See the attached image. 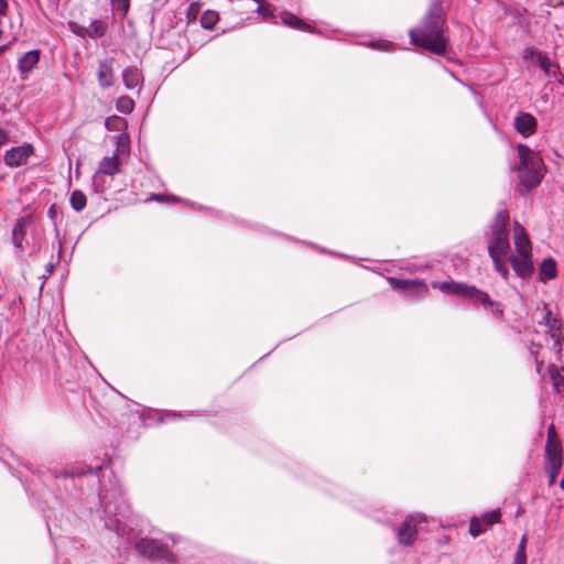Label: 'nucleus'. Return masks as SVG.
Listing matches in <instances>:
<instances>
[{
	"instance_id": "nucleus-5",
	"label": "nucleus",
	"mask_w": 564,
	"mask_h": 564,
	"mask_svg": "<svg viewBox=\"0 0 564 564\" xmlns=\"http://www.w3.org/2000/svg\"><path fill=\"white\" fill-rule=\"evenodd\" d=\"M137 551L150 558L159 560L169 564L175 563V556L169 546L155 539H140L135 542Z\"/></svg>"
},
{
	"instance_id": "nucleus-36",
	"label": "nucleus",
	"mask_w": 564,
	"mask_h": 564,
	"mask_svg": "<svg viewBox=\"0 0 564 564\" xmlns=\"http://www.w3.org/2000/svg\"><path fill=\"white\" fill-rule=\"evenodd\" d=\"M370 46H371L372 48H376V50L387 51V50H389L390 47H392V43H391V42H389V41L380 40V41L372 42V43L370 44Z\"/></svg>"
},
{
	"instance_id": "nucleus-21",
	"label": "nucleus",
	"mask_w": 564,
	"mask_h": 564,
	"mask_svg": "<svg viewBox=\"0 0 564 564\" xmlns=\"http://www.w3.org/2000/svg\"><path fill=\"white\" fill-rule=\"evenodd\" d=\"M556 263L554 259L546 258L540 264V280L545 282L546 280H552L556 276Z\"/></svg>"
},
{
	"instance_id": "nucleus-8",
	"label": "nucleus",
	"mask_w": 564,
	"mask_h": 564,
	"mask_svg": "<svg viewBox=\"0 0 564 564\" xmlns=\"http://www.w3.org/2000/svg\"><path fill=\"white\" fill-rule=\"evenodd\" d=\"M388 283L391 289L402 291L410 299H421L429 293L427 284L417 279L410 280L390 276L388 278Z\"/></svg>"
},
{
	"instance_id": "nucleus-22",
	"label": "nucleus",
	"mask_w": 564,
	"mask_h": 564,
	"mask_svg": "<svg viewBox=\"0 0 564 564\" xmlns=\"http://www.w3.org/2000/svg\"><path fill=\"white\" fill-rule=\"evenodd\" d=\"M107 32V23L101 20H93L85 29V33L91 39H100Z\"/></svg>"
},
{
	"instance_id": "nucleus-14",
	"label": "nucleus",
	"mask_w": 564,
	"mask_h": 564,
	"mask_svg": "<svg viewBox=\"0 0 564 564\" xmlns=\"http://www.w3.org/2000/svg\"><path fill=\"white\" fill-rule=\"evenodd\" d=\"M513 240L518 256H532V245L522 225L514 223Z\"/></svg>"
},
{
	"instance_id": "nucleus-41",
	"label": "nucleus",
	"mask_w": 564,
	"mask_h": 564,
	"mask_svg": "<svg viewBox=\"0 0 564 564\" xmlns=\"http://www.w3.org/2000/svg\"><path fill=\"white\" fill-rule=\"evenodd\" d=\"M54 270V264L50 263L48 267H47V271L48 273L51 274Z\"/></svg>"
},
{
	"instance_id": "nucleus-20",
	"label": "nucleus",
	"mask_w": 564,
	"mask_h": 564,
	"mask_svg": "<svg viewBox=\"0 0 564 564\" xmlns=\"http://www.w3.org/2000/svg\"><path fill=\"white\" fill-rule=\"evenodd\" d=\"M281 22L292 29L314 33L315 29L307 23H305L302 19L296 17L293 13H290L288 11L281 12Z\"/></svg>"
},
{
	"instance_id": "nucleus-37",
	"label": "nucleus",
	"mask_w": 564,
	"mask_h": 564,
	"mask_svg": "<svg viewBox=\"0 0 564 564\" xmlns=\"http://www.w3.org/2000/svg\"><path fill=\"white\" fill-rule=\"evenodd\" d=\"M10 131L0 127V147L7 144L10 141Z\"/></svg>"
},
{
	"instance_id": "nucleus-26",
	"label": "nucleus",
	"mask_w": 564,
	"mask_h": 564,
	"mask_svg": "<svg viewBox=\"0 0 564 564\" xmlns=\"http://www.w3.org/2000/svg\"><path fill=\"white\" fill-rule=\"evenodd\" d=\"M478 518L486 525V528H490L494 524L500 522L501 511H500V509H494V510H490V511H487V512L482 513Z\"/></svg>"
},
{
	"instance_id": "nucleus-45",
	"label": "nucleus",
	"mask_w": 564,
	"mask_h": 564,
	"mask_svg": "<svg viewBox=\"0 0 564 564\" xmlns=\"http://www.w3.org/2000/svg\"><path fill=\"white\" fill-rule=\"evenodd\" d=\"M170 199H171V200H177L178 198H177V197H175V196H171V197H170Z\"/></svg>"
},
{
	"instance_id": "nucleus-43",
	"label": "nucleus",
	"mask_w": 564,
	"mask_h": 564,
	"mask_svg": "<svg viewBox=\"0 0 564 564\" xmlns=\"http://www.w3.org/2000/svg\"><path fill=\"white\" fill-rule=\"evenodd\" d=\"M560 487L561 489L564 491V477L562 478V480L560 481Z\"/></svg>"
},
{
	"instance_id": "nucleus-17",
	"label": "nucleus",
	"mask_w": 564,
	"mask_h": 564,
	"mask_svg": "<svg viewBox=\"0 0 564 564\" xmlns=\"http://www.w3.org/2000/svg\"><path fill=\"white\" fill-rule=\"evenodd\" d=\"M122 80L127 89L138 88L140 90L143 84L142 72L134 66L126 67L122 72Z\"/></svg>"
},
{
	"instance_id": "nucleus-4",
	"label": "nucleus",
	"mask_w": 564,
	"mask_h": 564,
	"mask_svg": "<svg viewBox=\"0 0 564 564\" xmlns=\"http://www.w3.org/2000/svg\"><path fill=\"white\" fill-rule=\"evenodd\" d=\"M518 154L520 159L518 177L520 183L529 191L541 183L542 159L522 143L518 144Z\"/></svg>"
},
{
	"instance_id": "nucleus-12",
	"label": "nucleus",
	"mask_w": 564,
	"mask_h": 564,
	"mask_svg": "<svg viewBox=\"0 0 564 564\" xmlns=\"http://www.w3.org/2000/svg\"><path fill=\"white\" fill-rule=\"evenodd\" d=\"M513 271L521 279H528L532 275L534 267L532 256H508Z\"/></svg>"
},
{
	"instance_id": "nucleus-9",
	"label": "nucleus",
	"mask_w": 564,
	"mask_h": 564,
	"mask_svg": "<svg viewBox=\"0 0 564 564\" xmlns=\"http://www.w3.org/2000/svg\"><path fill=\"white\" fill-rule=\"evenodd\" d=\"M33 154L34 147L31 143H23L7 150L3 155V162L9 167H19L26 164Z\"/></svg>"
},
{
	"instance_id": "nucleus-24",
	"label": "nucleus",
	"mask_w": 564,
	"mask_h": 564,
	"mask_svg": "<svg viewBox=\"0 0 564 564\" xmlns=\"http://www.w3.org/2000/svg\"><path fill=\"white\" fill-rule=\"evenodd\" d=\"M102 469V465H98L96 467H73L69 470H65L62 476L64 477H77V476H85L90 474H97Z\"/></svg>"
},
{
	"instance_id": "nucleus-47",
	"label": "nucleus",
	"mask_w": 564,
	"mask_h": 564,
	"mask_svg": "<svg viewBox=\"0 0 564 564\" xmlns=\"http://www.w3.org/2000/svg\"><path fill=\"white\" fill-rule=\"evenodd\" d=\"M2 34H3V32H2V30L0 29V37L2 36Z\"/></svg>"
},
{
	"instance_id": "nucleus-46",
	"label": "nucleus",
	"mask_w": 564,
	"mask_h": 564,
	"mask_svg": "<svg viewBox=\"0 0 564 564\" xmlns=\"http://www.w3.org/2000/svg\"><path fill=\"white\" fill-rule=\"evenodd\" d=\"M173 417H176V416H182V414H176V413H173L172 414Z\"/></svg>"
},
{
	"instance_id": "nucleus-16",
	"label": "nucleus",
	"mask_w": 564,
	"mask_h": 564,
	"mask_svg": "<svg viewBox=\"0 0 564 564\" xmlns=\"http://www.w3.org/2000/svg\"><path fill=\"white\" fill-rule=\"evenodd\" d=\"M113 63L115 59L108 57L100 61L98 64L97 78L102 88H109L115 84Z\"/></svg>"
},
{
	"instance_id": "nucleus-13",
	"label": "nucleus",
	"mask_w": 564,
	"mask_h": 564,
	"mask_svg": "<svg viewBox=\"0 0 564 564\" xmlns=\"http://www.w3.org/2000/svg\"><path fill=\"white\" fill-rule=\"evenodd\" d=\"M40 56H41V52L39 50H31V51L24 53L18 59V69L20 73V78L22 80H26L29 78L30 73L39 64Z\"/></svg>"
},
{
	"instance_id": "nucleus-1",
	"label": "nucleus",
	"mask_w": 564,
	"mask_h": 564,
	"mask_svg": "<svg viewBox=\"0 0 564 564\" xmlns=\"http://www.w3.org/2000/svg\"><path fill=\"white\" fill-rule=\"evenodd\" d=\"M99 499L102 508L100 519L104 521L105 528L116 532L120 545L129 546L134 539L135 521L115 476L109 489L105 485L100 487Z\"/></svg>"
},
{
	"instance_id": "nucleus-30",
	"label": "nucleus",
	"mask_w": 564,
	"mask_h": 564,
	"mask_svg": "<svg viewBox=\"0 0 564 564\" xmlns=\"http://www.w3.org/2000/svg\"><path fill=\"white\" fill-rule=\"evenodd\" d=\"M487 530L486 525L479 520L478 517H474L469 522V533L474 538L479 536Z\"/></svg>"
},
{
	"instance_id": "nucleus-32",
	"label": "nucleus",
	"mask_w": 564,
	"mask_h": 564,
	"mask_svg": "<svg viewBox=\"0 0 564 564\" xmlns=\"http://www.w3.org/2000/svg\"><path fill=\"white\" fill-rule=\"evenodd\" d=\"M555 446L557 449L562 448L561 442L557 438V435L555 432V427L553 425H551L547 429V440H546V444H545V449H552Z\"/></svg>"
},
{
	"instance_id": "nucleus-2",
	"label": "nucleus",
	"mask_w": 564,
	"mask_h": 564,
	"mask_svg": "<svg viewBox=\"0 0 564 564\" xmlns=\"http://www.w3.org/2000/svg\"><path fill=\"white\" fill-rule=\"evenodd\" d=\"M411 43L435 55L447 50L448 34L445 28V14L440 0H434L420 25L409 32Z\"/></svg>"
},
{
	"instance_id": "nucleus-38",
	"label": "nucleus",
	"mask_w": 564,
	"mask_h": 564,
	"mask_svg": "<svg viewBox=\"0 0 564 564\" xmlns=\"http://www.w3.org/2000/svg\"><path fill=\"white\" fill-rule=\"evenodd\" d=\"M516 554L527 555V535L521 538Z\"/></svg>"
},
{
	"instance_id": "nucleus-11",
	"label": "nucleus",
	"mask_w": 564,
	"mask_h": 564,
	"mask_svg": "<svg viewBox=\"0 0 564 564\" xmlns=\"http://www.w3.org/2000/svg\"><path fill=\"white\" fill-rule=\"evenodd\" d=\"M563 466V451L556 446L552 449H545V470L549 475V485L555 484L557 476Z\"/></svg>"
},
{
	"instance_id": "nucleus-39",
	"label": "nucleus",
	"mask_w": 564,
	"mask_h": 564,
	"mask_svg": "<svg viewBox=\"0 0 564 564\" xmlns=\"http://www.w3.org/2000/svg\"><path fill=\"white\" fill-rule=\"evenodd\" d=\"M512 564H527V555L516 554Z\"/></svg>"
},
{
	"instance_id": "nucleus-25",
	"label": "nucleus",
	"mask_w": 564,
	"mask_h": 564,
	"mask_svg": "<svg viewBox=\"0 0 564 564\" xmlns=\"http://www.w3.org/2000/svg\"><path fill=\"white\" fill-rule=\"evenodd\" d=\"M69 203H70L72 208L75 212L79 213V212L84 210V208L86 207L87 197L82 191L75 189L70 194Z\"/></svg>"
},
{
	"instance_id": "nucleus-18",
	"label": "nucleus",
	"mask_w": 564,
	"mask_h": 564,
	"mask_svg": "<svg viewBox=\"0 0 564 564\" xmlns=\"http://www.w3.org/2000/svg\"><path fill=\"white\" fill-rule=\"evenodd\" d=\"M29 219L26 217H20L17 219L13 228H12V243L15 248L23 250L24 249V240L26 236V225Z\"/></svg>"
},
{
	"instance_id": "nucleus-10",
	"label": "nucleus",
	"mask_w": 564,
	"mask_h": 564,
	"mask_svg": "<svg viewBox=\"0 0 564 564\" xmlns=\"http://www.w3.org/2000/svg\"><path fill=\"white\" fill-rule=\"evenodd\" d=\"M543 315L540 324L545 325L549 328V333L551 334V338L553 339V347L557 350L561 349L562 345V321L558 316L553 315L550 306L544 304L543 306Z\"/></svg>"
},
{
	"instance_id": "nucleus-23",
	"label": "nucleus",
	"mask_w": 564,
	"mask_h": 564,
	"mask_svg": "<svg viewBox=\"0 0 564 564\" xmlns=\"http://www.w3.org/2000/svg\"><path fill=\"white\" fill-rule=\"evenodd\" d=\"M434 288L438 286L441 291L451 294H457L463 297L467 283L463 282H442L440 284H433Z\"/></svg>"
},
{
	"instance_id": "nucleus-6",
	"label": "nucleus",
	"mask_w": 564,
	"mask_h": 564,
	"mask_svg": "<svg viewBox=\"0 0 564 564\" xmlns=\"http://www.w3.org/2000/svg\"><path fill=\"white\" fill-rule=\"evenodd\" d=\"M423 522H425L423 513L409 514L395 531L399 544L403 546L412 545L417 536V525Z\"/></svg>"
},
{
	"instance_id": "nucleus-3",
	"label": "nucleus",
	"mask_w": 564,
	"mask_h": 564,
	"mask_svg": "<svg viewBox=\"0 0 564 564\" xmlns=\"http://www.w3.org/2000/svg\"><path fill=\"white\" fill-rule=\"evenodd\" d=\"M509 214L506 209L499 210L495 221L491 225L490 232L487 235L488 252L494 262L496 271L507 281L509 279V270L505 264L510 253L509 242Z\"/></svg>"
},
{
	"instance_id": "nucleus-40",
	"label": "nucleus",
	"mask_w": 564,
	"mask_h": 564,
	"mask_svg": "<svg viewBox=\"0 0 564 564\" xmlns=\"http://www.w3.org/2000/svg\"><path fill=\"white\" fill-rule=\"evenodd\" d=\"M166 197L162 194H153L151 196V199H154V200H158V202H163Z\"/></svg>"
},
{
	"instance_id": "nucleus-7",
	"label": "nucleus",
	"mask_w": 564,
	"mask_h": 564,
	"mask_svg": "<svg viewBox=\"0 0 564 564\" xmlns=\"http://www.w3.org/2000/svg\"><path fill=\"white\" fill-rule=\"evenodd\" d=\"M463 297L470 304H481L486 310L490 311L498 318L503 316L502 305L499 302L491 300L486 292L477 289L474 285L467 284Z\"/></svg>"
},
{
	"instance_id": "nucleus-42",
	"label": "nucleus",
	"mask_w": 564,
	"mask_h": 564,
	"mask_svg": "<svg viewBox=\"0 0 564 564\" xmlns=\"http://www.w3.org/2000/svg\"><path fill=\"white\" fill-rule=\"evenodd\" d=\"M61 252H62V241L58 240V257L61 256Z\"/></svg>"
},
{
	"instance_id": "nucleus-29",
	"label": "nucleus",
	"mask_w": 564,
	"mask_h": 564,
	"mask_svg": "<svg viewBox=\"0 0 564 564\" xmlns=\"http://www.w3.org/2000/svg\"><path fill=\"white\" fill-rule=\"evenodd\" d=\"M112 11L120 15L121 19H123L130 8V0H110Z\"/></svg>"
},
{
	"instance_id": "nucleus-27",
	"label": "nucleus",
	"mask_w": 564,
	"mask_h": 564,
	"mask_svg": "<svg viewBox=\"0 0 564 564\" xmlns=\"http://www.w3.org/2000/svg\"><path fill=\"white\" fill-rule=\"evenodd\" d=\"M133 108L134 101L128 96L119 97L116 101V109L121 113L128 115L132 112Z\"/></svg>"
},
{
	"instance_id": "nucleus-19",
	"label": "nucleus",
	"mask_w": 564,
	"mask_h": 564,
	"mask_svg": "<svg viewBox=\"0 0 564 564\" xmlns=\"http://www.w3.org/2000/svg\"><path fill=\"white\" fill-rule=\"evenodd\" d=\"M121 162L118 154L104 158L98 166L97 174L113 176L120 171Z\"/></svg>"
},
{
	"instance_id": "nucleus-33",
	"label": "nucleus",
	"mask_w": 564,
	"mask_h": 564,
	"mask_svg": "<svg viewBox=\"0 0 564 564\" xmlns=\"http://www.w3.org/2000/svg\"><path fill=\"white\" fill-rule=\"evenodd\" d=\"M218 20V14L214 11H206L200 19L202 26L212 30Z\"/></svg>"
},
{
	"instance_id": "nucleus-15",
	"label": "nucleus",
	"mask_w": 564,
	"mask_h": 564,
	"mask_svg": "<svg viewBox=\"0 0 564 564\" xmlns=\"http://www.w3.org/2000/svg\"><path fill=\"white\" fill-rule=\"evenodd\" d=\"M514 128L523 138H529L536 132L538 121L533 115L520 112L514 118Z\"/></svg>"
},
{
	"instance_id": "nucleus-34",
	"label": "nucleus",
	"mask_w": 564,
	"mask_h": 564,
	"mask_svg": "<svg viewBox=\"0 0 564 564\" xmlns=\"http://www.w3.org/2000/svg\"><path fill=\"white\" fill-rule=\"evenodd\" d=\"M538 64L546 74H550L551 68L555 66L551 58L542 53H538Z\"/></svg>"
},
{
	"instance_id": "nucleus-44",
	"label": "nucleus",
	"mask_w": 564,
	"mask_h": 564,
	"mask_svg": "<svg viewBox=\"0 0 564 564\" xmlns=\"http://www.w3.org/2000/svg\"><path fill=\"white\" fill-rule=\"evenodd\" d=\"M196 9H197V8H196V4H191V7H189V10H191V11H195Z\"/></svg>"
},
{
	"instance_id": "nucleus-35",
	"label": "nucleus",
	"mask_w": 564,
	"mask_h": 564,
	"mask_svg": "<svg viewBox=\"0 0 564 564\" xmlns=\"http://www.w3.org/2000/svg\"><path fill=\"white\" fill-rule=\"evenodd\" d=\"M257 4V12L261 14L263 18H270L273 17V11L271 9V6L267 3L264 0H253Z\"/></svg>"
},
{
	"instance_id": "nucleus-28",
	"label": "nucleus",
	"mask_w": 564,
	"mask_h": 564,
	"mask_svg": "<svg viewBox=\"0 0 564 564\" xmlns=\"http://www.w3.org/2000/svg\"><path fill=\"white\" fill-rule=\"evenodd\" d=\"M116 145H117V154L118 155L129 154V152H130L129 135L127 133H120L117 137Z\"/></svg>"
},
{
	"instance_id": "nucleus-31",
	"label": "nucleus",
	"mask_w": 564,
	"mask_h": 564,
	"mask_svg": "<svg viewBox=\"0 0 564 564\" xmlns=\"http://www.w3.org/2000/svg\"><path fill=\"white\" fill-rule=\"evenodd\" d=\"M549 373L552 379L553 386L556 391H560L562 387H564V377L560 373L556 366L549 367Z\"/></svg>"
}]
</instances>
